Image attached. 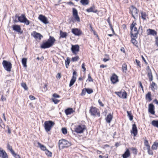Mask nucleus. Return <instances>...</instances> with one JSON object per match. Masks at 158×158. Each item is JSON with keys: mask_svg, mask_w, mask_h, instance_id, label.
<instances>
[{"mask_svg": "<svg viewBox=\"0 0 158 158\" xmlns=\"http://www.w3.org/2000/svg\"><path fill=\"white\" fill-rule=\"evenodd\" d=\"M55 41L56 40L54 37L50 36L47 41L43 42L40 47L43 49L49 48L53 45Z\"/></svg>", "mask_w": 158, "mask_h": 158, "instance_id": "1", "label": "nucleus"}, {"mask_svg": "<svg viewBox=\"0 0 158 158\" xmlns=\"http://www.w3.org/2000/svg\"><path fill=\"white\" fill-rule=\"evenodd\" d=\"M136 25V23L133 21L130 26L131 35L134 38H136L137 37V35L138 33V31L137 30V27H135V26Z\"/></svg>", "mask_w": 158, "mask_h": 158, "instance_id": "2", "label": "nucleus"}, {"mask_svg": "<svg viewBox=\"0 0 158 158\" xmlns=\"http://www.w3.org/2000/svg\"><path fill=\"white\" fill-rule=\"evenodd\" d=\"M71 145L72 143L71 142L64 139L60 140L59 142V148L60 147L62 148L68 147L70 146Z\"/></svg>", "mask_w": 158, "mask_h": 158, "instance_id": "3", "label": "nucleus"}, {"mask_svg": "<svg viewBox=\"0 0 158 158\" xmlns=\"http://www.w3.org/2000/svg\"><path fill=\"white\" fill-rule=\"evenodd\" d=\"M16 18H18L19 21L21 23H23L27 25L30 24V21L26 18L24 14H22L20 16H18L16 15H15Z\"/></svg>", "mask_w": 158, "mask_h": 158, "instance_id": "4", "label": "nucleus"}, {"mask_svg": "<svg viewBox=\"0 0 158 158\" xmlns=\"http://www.w3.org/2000/svg\"><path fill=\"white\" fill-rule=\"evenodd\" d=\"M130 13L131 14L132 17L135 19H136L138 17V14L137 9L133 5L131 6Z\"/></svg>", "mask_w": 158, "mask_h": 158, "instance_id": "5", "label": "nucleus"}, {"mask_svg": "<svg viewBox=\"0 0 158 158\" xmlns=\"http://www.w3.org/2000/svg\"><path fill=\"white\" fill-rule=\"evenodd\" d=\"M55 124V123L52 121H45L44 123V127L47 132L49 131L52 127Z\"/></svg>", "mask_w": 158, "mask_h": 158, "instance_id": "6", "label": "nucleus"}, {"mask_svg": "<svg viewBox=\"0 0 158 158\" xmlns=\"http://www.w3.org/2000/svg\"><path fill=\"white\" fill-rule=\"evenodd\" d=\"M2 64L5 70L8 72L11 71L12 64L10 62L4 60L3 61Z\"/></svg>", "mask_w": 158, "mask_h": 158, "instance_id": "7", "label": "nucleus"}, {"mask_svg": "<svg viewBox=\"0 0 158 158\" xmlns=\"http://www.w3.org/2000/svg\"><path fill=\"white\" fill-rule=\"evenodd\" d=\"M85 129V125H80L76 127L75 131L77 133H81L83 132Z\"/></svg>", "mask_w": 158, "mask_h": 158, "instance_id": "8", "label": "nucleus"}, {"mask_svg": "<svg viewBox=\"0 0 158 158\" xmlns=\"http://www.w3.org/2000/svg\"><path fill=\"white\" fill-rule=\"evenodd\" d=\"M115 93L120 98L125 99L127 98V93L124 91H123L115 92Z\"/></svg>", "mask_w": 158, "mask_h": 158, "instance_id": "9", "label": "nucleus"}, {"mask_svg": "<svg viewBox=\"0 0 158 158\" xmlns=\"http://www.w3.org/2000/svg\"><path fill=\"white\" fill-rule=\"evenodd\" d=\"M89 112L92 115H97L98 117L100 116V114L98 112V109L96 107H91L89 110Z\"/></svg>", "mask_w": 158, "mask_h": 158, "instance_id": "10", "label": "nucleus"}, {"mask_svg": "<svg viewBox=\"0 0 158 158\" xmlns=\"http://www.w3.org/2000/svg\"><path fill=\"white\" fill-rule=\"evenodd\" d=\"M73 14L75 19L78 22L80 21V19L78 15V12L77 9L75 8H73Z\"/></svg>", "mask_w": 158, "mask_h": 158, "instance_id": "11", "label": "nucleus"}, {"mask_svg": "<svg viewBox=\"0 0 158 158\" xmlns=\"http://www.w3.org/2000/svg\"><path fill=\"white\" fill-rule=\"evenodd\" d=\"M71 32L76 36H79L82 34V31L77 28H73Z\"/></svg>", "mask_w": 158, "mask_h": 158, "instance_id": "12", "label": "nucleus"}, {"mask_svg": "<svg viewBox=\"0 0 158 158\" xmlns=\"http://www.w3.org/2000/svg\"><path fill=\"white\" fill-rule=\"evenodd\" d=\"M76 76L77 72L75 71H74L73 73V76L70 82L69 85L70 87L73 85L75 82L76 80Z\"/></svg>", "mask_w": 158, "mask_h": 158, "instance_id": "13", "label": "nucleus"}, {"mask_svg": "<svg viewBox=\"0 0 158 158\" xmlns=\"http://www.w3.org/2000/svg\"><path fill=\"white\" fill-rule=\"evenodd\" d=\"M146 70L148 73V76L149 78V80L150 81H151L153 80V76L151 70L148 66L147 67Z\"/></svg>", "mask_w": 158, "mask_h": 158, "instance_id": "14", "label": "nucleus"}, {"mask_svg": "<svg viewBox=\"0 0 158 158\" xmlns=\"http://www.w3.org/2000/svg\"><path fill=\"white\" fill-rule=\"evenodd\" d=\"M71 50L73 53L74 54H76L77 52H78L79 51V47L78 45H72Z\"/></svg>", "mask_w": 158, "mask_h": 158, "instance_id": "15", "label": "nucleus"}, {"mask_svg": "<svg viewBox=\"0 0 158 158\" xmlns=\"http://www.w3.org/2000/svg\"><path fill=\"white\" fill-rule=\"evenodd\" d=\"M31 35L33 36L35 39H38L39 40H40L41 38L43 37V36L40 34L35 31H33L31 33Z\"/></svg>", "mask_w": 158, "mask_h": 158, "instance_id": "16", "label": "nucleus"}, {"mask_svg": "<svg viewBox=\"0 0 158 158\" xmlns=\"http://www.w3.org/2000/svg\"><path fill=\"white\" fill-rule=\"evenodd\" d=\"M38 19L43 23L45 24H47L48 23V21L47 18L44 16L43 15H40Z\"/></svg>", "mask_w": 158, "mask_h": 158, "instance_id": "17", "label": "nucleus"}, {"mask_svg": "<svg viewBox=\"0 0 158 158\" xmlns=\"http://www.w3.org/2000/svg\"><path fill=\"white\" fill-rule=\"evenodd\" d=\"M154 109V106L153 104L151 103L149 105L148 111L152 114H155Z\"/></svg>", "mask_w": 158, "mask_h": 158, "instance_id": "18", "label": "nucleus"}, {"mask_svg": "<svg viewBox=\"0 0 158 158\" xmlns=\"http://www.w3.org/2000/svg\"><path fill=\"white\" fill-rule=\"evenodd\" d=\"M138 132V130L135 124L132 125V130L131 131V133L134 135V136H136Z\"/></svg>", "mask_w": 158, "mask_h": 158, "instance_id": "19", "label": "nucleus"}, {"mask_svg": "<svg viewBox=\"0 0 158 158\" xmlns=\"http://www.w3.org/2000/svg\"><path fill=\"white\" fill-rule=\"evenodd\" d=\"M86 10L88 12H93L95 13H96L98 11L94 6H93L89 9H87Z\"/></svg>", "mask_w": 158, "mask_h": 158, "instance_id": "20", "label": "nucleus"}, {"mask_svg": "<svg viewBox=\"0 0 158 158\" xmlns=\"http://www.w3.org/2000/svg\"><path fill=\"white\" fill-rule=\"evenodd\" d=\"M110 80L113 83H115L118 81V77L115 74H114L111 77Z\"/></svg>", "mask_w": 158, "mask_h": 158, "instance_id": "21", "label": "nucleus"}, {"mask_svg": "<svg viewBox=\"0 0 158 158\" xmlns=\"http://www.w3.org/2000/svg\"><path fill=\"white\" fill-rule=\"evenodd\" d=\"M0 157L2 158H8L6 152L3 150H0Z\"/></svg>", "mask_w": 158, "mask_h": 158, "instance_id": "22", "label": "nucleus"}, {"mask_svg": "<svg viewBox=\"0 0 158 158\" xmlns=\"http://www.w3.org/2000/svg\"><path fill=\"white\" fill-rule=\"evenodd\" d=\"M12 28L14 30L18 32H21V28L19 25H14L12 26Z\"/></svg>", "mask_w": 158, "mask_h": 158, "instance_id": "23", "label": "nucleus"}, {"mask_svg": "<svg viewBox=\"0 0 158 158\" xmlns=\"http://www.w3.org/2000/svg\"><path fill=\"white\" fill-rule=\"evenodd\" d=\"M112 118L113 115L110 113L107 115L105 119L107 123H110L112 120Z\"/></svg>", "mask_w": 158, "mask_h": 158, "instance_id": "24", "label": "nucleus"}, {"mask_svg": "<svg viewBox=\"0 0 158 158\" xmlns=\"http://www.w3.org/2000/svg\"><path fill=\"white\" fill-rule=\"evenodd\" d=\"M148 31H149L148 32V35H152L154 36L157 35V32L154 30L149 29L148 30Z\"/></svg>", "mask_w": 158, "mask_h": 158, "instance_id": "25", "label": "nucleus"}, {"mask_svg": "<svg viewBox=\"0 0 158 158\" xmlns=\"http://www.w3.org/2000/svg\"><path fill=\"white\" fill-rule=\"evenodd\" d=\"M130 154L128 149H127L125 153L123 155V158H127L130 156Z\"/></svg>", "mask_w": 158, "mask_h": 158, "instance_id": "26", "label": "nucleus"}, {"mask_svg": "<svg viewBox=\"0 0 158 158\" xmlns=\"http://www.w3.org/2000/svg\"><path fill=\"white\" fill-rule=\"evenodd\" d=\"M151 86L152 89L153 91H154L155 89H157V85L153 81H152L151 83Z\"/></svg>", "mask_w": 158, "mask_h": 158, "instance_id": "27", "label": "nucleus"}, {"mask_svg": "<svg viewBox=\"0 0 158 158\" xmlns=\"http://www.w3.org/2000/svg\"><path fill=\"white\" fill-rule=\"evenodd\" d=\"M60 38H65L67 35V34L66 32H63L60 30Z\"/></svg>", "mask_w": 158, "mask_h": 158, "instance_id": "28", "label": "nucleus"}, {"mask_svg": "<svg viewBox=\"0 0 158 158\" xmlns=\"http://www.w3.org/2000/svg\"><path fill=\"white\" fill-rule=\"evenodd\" d=\"M65 112L66 114L68 115L72 113L73 110L72 108H68L65 110Z\"/></svg>", "mask_w": 158, "mask_h": 158, "instance_id": "29", "label": "nucleus"}, {"mask_svg": "<svg viewBox=\"0 0 158 158\" xmlns=\"http://www.w3.org/2000/svg\"><path fill=\"white\" fill-rule=\"evenodd\" d=\"M27 59L26 58H23L22 60V64L24 67H27Z\"/></svg>", "mask_w": 158, "mask_h": 158, "instance_id": "30", "label": "nucleus"}, {"mask_svg": "<svg viewBox=\"0 0 158 158\" xmlns=\"http://www.w3.org/2000/svg\"><path fill=\"white\" fill-rule=\"evenodd\" d=\"M80 3L84 6L86 5L89 3V0H81Z\"/></svg>", "mask_w": 158, "mask_h": 158, "instance_id": "31", "label": "nucleus"}, {"mask_svg": "<svg viewBox=\"0 0 158 158\" xmlns=\"http://www.w3.org/2000/svg\"><path fill=\"white\" fill-rule=\"evenodd\" d=\"M122 70L123 72L126 73L127 70V67L126 64L124 63L123 64L122 67Z\"/></svg>", "mask_w": 158, "mask_h": 158, "instance_id": "32", "label": "nucleus"}, {"mask_svg": "<svg viewBox=\"0 0 158 158\" xmlns=\"http://www.w3.org/2000/svg\"><path fill=\"white\" fill-rule=\"evenodd\" d=\"M152 124L154 127L158 128V120H153L152 122Z\"/></svg>", "mask_w": 158, "mask_h": 158, "instance_id": "33", "label": "nucleus"}, {"mask_svg": "<svg viewBox=\"0 0 158 158\" xmlns=\"http://www.w3.org/2000/svg\"><path fill=\"white\" fill-rule=\"evenodd\" d=\"M158 147V143L157 142H155L152 145V148L153 150H156L157 148Z\"/></svg>", "mask_w": 158, "mask_h": 158, "instance_id": "34", "label": "nucleus"}, {"mask_svg": "<svg viewBox=\"0 0 158 158\" xmlns=\"http://www.w3.org/2000/svg\"><path fill=\"white\" fill-rule=\"evenodd\" d=\"M38 144L42 150L46 151L47 150L45 146L42 145L40 143L38 142Z\"/></svg>", "mask_w": 158, "mask_h": 158, "instance_id": "35", "label": "nucleus"}, {"mask_svg": "<svg viewBox=\"0 0 158 158\" xmlns=\"http://www.w3.org/2000/svg\"><path fill=\"white\" fill-rule=\"evenodd\" d=\"M127 116L129 117V119L131 121L133 119V116L132 115L131 111H127Z\"/></svg>", "mask_w": 158, "mask_h": 158, "instance_id": "36", "label": "nucleus"}, {"mask_svg": "<svg viewBox=\"0 0 158 158\" xmlns=\"http://www.w3.org/2000/svg\"><path fill=\"white\" fill-rule=\"evenodd\" d=\"M140 14L143 20H145L146 19V16H147L146 13L145 12L141 11L140 12Z\"/></svg>", "mask_w": 158, "mask_h": 158, "instance_id": "37", "label": "nucleus"}, {"mask_svg": "<svg viewBox=\"0 0 158 158\" xmlns=\"http://www.w3.org/2000/svg\"><path fill=\"white\" fill-rule=\"evenodd\" d=\"M65 61L66 67L67 68H68L69 64L70 62V60L69 57H67V59Z\"/></svg>", "mask_w": 158, "mask_h": 158, "instance_id": "38", "label": "nucleus"}, {"mask_svg": "<svg viewBox=\"0 0 158 158\" xmlns=\"http://www.w3.org/2000/svg\"><path fill=\"white\" fill-rule=\"evenodd\" d=\"M146 98L148 99L149 101L152 100V99L151 98V93L150 92H148L146 95Z\"/></svg>", "mask_w": 158, "mask_h": 158, "instance_id": "39", "label": "nucleus"}, {"mask_svg": "<svg viewBox=\"0 0 158 158\" xmlns=\"http://www.w3.org/2000/svg\"><path fill=\"white\" fill-rule=\"evenodd\" d=\"M7 148L9 149L12 154L13 153L15 152L13 150L12 147L9 144H7Z\"/></svg>", "mask_w": 158, "mask_h": 158, "instance_id": "40", "label": "nucleus"}, {"mask_svg": "<svg viewBox=\"0 0 158 158\" xmlns=\"http://www.w3.org/2000/svg\"><path fill=\"white\" fill-rule=\"evenodd\" d=\"M21 86H22L24 89L25 90H28V87L25 83H21Z\"/></svg>", "mask_w": 158, "mask_h": 158, "instance_id": "41", "label": "nucleus"}, {"mask_svg": "<svg viewBox=\"0 0 158 158\" xmlns=\"http://www.w3.org/2000/svg\"><path fill=\"white\" fill-rule=\"evenodd\" d=\"M87 93L89 94H91L93 92V90L90 89L89 88H85Z\"/></svg>", "mask_w": 158, "mask_h": 158, "instance_id": "42", "label": "nucleus"}, {"mask_svg": "<svg viewBox=\"0 0 158 158\" xmlns=\"http://www.w3.org/2000/svg\"><path fill=\"white\" fill-rule=\"evenodd\" d=\"M45 153L46 154L49 156L51 157L52 156V153L51 152L47 150L46 152Z\"/></svg>", "mask_w": 158, "mask_h": 158, "instance_id": "43", "label": "nucleus"}, {"mask_svg": "<svg viewBox=\"0 0 158 158\" xmlns=\"http://www.w3.org/2000/svg\"><path fill=\"white\" fill-rule=\"evenodd\" d=\"M148 150V152L149 154L153 155V153L152 151L150 149V147L147 148Z\"/></svg>", "mask_w": 158, "mask_h": 158, "instance_id": "44", "label": "nucleus"}, {"mask_svg": "<svg viewBox=\"0 0 158 158\" xmlns=\"http://www.w3.org/2000/svg\"><path fill=\"white\" fill-rule=\"evenodd\" d=\"M62 133L64 135L67 133V131L66 128H63L61 129Z\"/></svg>", "mask_w": 158, "mask_h": 158, "instance_id": "45", "label": "nucleus"}, {"mask_svg": "<svg viewBox=\"0 0 158 158\" xmlns=\"http://www.w3.org/2000/svg\"><path fill=\"white\" fill-rule=\"evenodd\" d=\"M79 59V57L78 56H77L72 58V61H77Z\"/></svg>", "mask_w": 158, "mask_h": 158, "instance_id": "46", "label": "nucleus"}, {"mask_svg": "<svg viewBox=\"0 0 158 158\" xmlns=\"http://www.w3.org/2000/svg\"><path fill=\"white\" fill-rule=\"evenodd\" d=\"M131 149L133 153L134 154H137V151L136 148L133 147H132L131 148Z\"/></svg>", "mask_w": 158, "mask_h": 158, "instance_id": "47", "label": "nucleus"}, {"mask_svg": "<svg viewBox=\"0 0 158 158\" xmlns=\"http://www.w3.org/2000/svg\"><path fill=\"white\" fill-rule=\"evenodd\" d=\"M144 143L145 145L146 146L147 148L150 147L149 145L148 144V141L147 140H145Z\"/></svg>", "mask_w": 158, "mask_h": 158, "instance_id": "48", "label": "nucleus"}, {"mask_svg": "<svg viewBox=\"0 0 158 158\" xmlns=\"http://www.w3.org/2000/svg\"><path fill=\"white\" fill-rule=\"evenodd\" d=\"M12 154L15 158H20V156L19 155L16 154L15 152Z\"/></svg>", "mask_w": 158, "mask_h": 158, "instance_id": "49", "label": "nucleus"}, {"mask_svg": "<svg viewBox=\"0 0 158 158\" xmlns=\"http://www.w3.org/2000/svg\"><path fill=\"white\" fill-rule=\"evenodd\" d=\"M86 91L85 88H84L82 90V92L81 94V96H84L85 95L86 93Z\"/></svg>", "mask_w": 158, "mask_h": 158, "instance_id": "50", "label": "nucleus"}, {"mask_svg": "<svg viewBox=\"0 0 158 158\" xmlns=\"http://www.w3.org/2000/svg\"><path fill=\"white\" fill-rule=\"evenodd\" d=\"M88 80L89 81V82L92 81H93V80L92 79V78L90 76V75L89 74H88Z\"/></svg>", "mask_w": 158, "mask_h": 158, "instance_id": "51", "label": "nucleus"}, {"mask_svg": "<svg viewBox=\"0 0 158 158\" xmlns=\"http://www.w3.org/2000/svg\"><path fill=\"white\" fill-rule=\"evenodd\" d=\"M52 101L55 104H57L59 101V100L54 98L52 99Z\"/></svg>", "mask_w": 158, "mask_h": 158, "instance_id": "52", "label": "nucleus"}, {"mask_svg": "<svg viewBox=\"0 0 158 158\" xmlns=\"http://www.w3.org/2000/svg\"><path fill=\"white\" fill-rule=\"evenodd\" d=\"M131 41L132 43H133L134 44H136L137 43V41L135 40V39L134 38H132L131 39Z\"/></svg>", "mask_w": 158, "mask_h": 158, "instance_id": "53", "label": "nucleus"}, {"mask_svg": "<svg viewBox=\"0 0 158 158\" xmlns=\"http://www.w3.org/2000/svg\"><path fill=\"white\" fill-rule=\"evenodd\" d=\"M135 61H136V63H137V65L138 66H139V67H140L141 66H140V61L139 60H137V59L135 60Z\"/></svg>", "mask_w": 158, "mask_h": 158, "instance_id": "54", "label": "nucleus"}, {"mask_svg": "<svg viewBox=\"0 0 158 158\" xmlns=\"http://www.w3.org/2000/svg\"><path fill=\"white\" fill-rule=\"evenodd\" d=\"M53 96L54 97V98H60V96L56 94H53Z\"/></svg>", "mask_w": 158, "mask_h": 158, "instance_id": "55", "label": "nucleus"}, {"mask_svg": "<svg viewBox=\"0 0 158 158\" xmlns=\"http://www.w3.org/2000/svg\"><path fill=\"white\" fill-rule=\"evenodd\" d=\"M108 23L109 25L110 26H112V25L111 24L110 21V18L109 17L107 20Z\"/></svg>", "mask_w": 158, "mask_h": 158, "instance_id": "56", "label": "nucleus"}, {"mask_svg": "<svg viewBox=\"0 0 158 158\" xmlns=\"http://www.w3.org/2000/svg\"><path fill=\"white\" fill-rule=\"evenodd\" d=\"M29 98L31 100H34L35 99V97L32 95H30Z\"/></svg>", "mask_w": 158, "mask_h": 158, "instance_id": "57", "label": "nucleus"}, {"mask_svg": "<svg viewBox=\"0 0 158 158\" xmlns=\"http://www.w3.org/2000/svg\"><path fill=\"white\" fill-rule=\"evenodd\" d=\"M81 67L82 68L84 69V71H85L86 70V68L85 67V65L84 63L82 64Z\"/></svg>", "mask_w": 158, "mask_h": 158, "instance_id": "58", "label": "nucleus"}, {"mask_svg": "<svg viewBox=\"0 0 158 158\" xmlns=\"http://www.w3.org/2000/svg\"><path fill=\"white\" fill-rule=\"evenodd\" d=\"M155 43L156 45L158 46V37L156 38Z\"/></svg>", "mask_w": 158, "mask_h": 158, "instance_id": "59", "label": "nucleus"}, {"mask_svg": "<svg viewBox=\"0 0 158 158\" xmlns=\"http://www.w3.org/2000/svg\"><path fill=\"white\" fill-rule=\"evenodd\" d=\"M138 83L139 85L141 87L143 91V87L142 85L141 82L140 81H139Z\"/></svg>", "mask_w": 158, "mask_h": 158, "instance_id": "60", "label": "nucleus"}, {"mask_svg": "<svg viewBox=\"0 0 158 158\" xmlns=\"http://www.w3.org/2000/svg\"><path fill=\"white\" fill-rule=\"evenodd\" d=\"M98 102L99 103V104L100 105L102 106H104V105L103 104H102V102H101V101H100V100H98Z\"/></svg>", "mask_w": 158, "mask_h": 158, "instance_id": "61", "label": "nucleus"}, {"mask_svg": "<svg viewBox=\"0 0 158 158\" xmlns=\"http://www.w3.org/2000/svg\"><path fill=\"white\" fill-rule=\"evenodd\" d=\"M61 77V74L60 73H58L56 76V78L60 79Z\"/></svg>", "mask_w": 158, "mask_h": 158, "instance_id": "62", "label": "nucleus"}, {"mask_svg": "<svg viewBox=\"0 0 158 158\" xmlns=\"http://www.w3.org/2000/svg\"><path fill=\"white\" fill-rule=\"evenodd\" d=\"M1 99L3 101H6V98L5 97H4L2 95Z\"/></svg>", "mask_w": 158, "mask_h": 158, "instance_id": "63", "label": "nucleus"}, {"mask_svg": "<svg viewBox=\"0 0 158 158\" xmlns=\"http://www.w3.org/2000/svg\"><path fill=\"white\" fill-rule=\"evenodd\" d=\"M107 67V65H104V64H101L100 66V67L101 68H104L105 67Z\"/></svg>", "mask_w": 158, "mask_h": 158, "instance_id": "64", "label": "nucleus"}]
</instances>
